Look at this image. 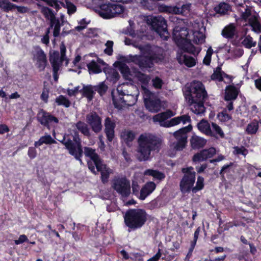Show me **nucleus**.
Segmentation results:
<instances>
[{
  "instance_id": "obj_1",
  "label": "nucleus",
  "mask_w": 261,
  "mask_h": 261,
  "mask_svg": "<svg viewBox=\"0 0 261 261\" xmlns=\"http://www.w3.org/2000/svg\"><path fill=\"white\" fill-rule=\"evenodd\" d=\"M183 93L192 112L197 115L205 112L204 103L208 95L204 85L201 82H193L186 86Z\"/></svg>"
},
{
  "instance_id": "obj_2",
  "label": "nucleus",
  "mask_w": 261,
  "mask_h": 261,
  "mask_svg": "<svg viewBox=\"0 0 261 261\" xmlns=\"http://www.w3.org/2000/svg\"><path fill=\"white\" fill-rule=\"evenodd\" d=\"M162 142V139L155 134H141L138 139L137 159L140 162L148 160L151 151H160Z\"/></svg>"
},
{
  "instance_id": "obj_3",
  "label": "nucleus",
  "mask_w": 261,
  "mask_h": 261,
  "mask_svg": "<svg viewBox=\"0 0 261 261\" xmlns=\"http://www.w3.org/2000/svg\"><path fill=\"white\" fill-rule=\"evenodd\" d=\"M139 48L142 55H130L129 59L142 70L151 68L154 63H162L165 60V56L162 52L153 50L150 45L141 46Z\"/></svg>"
},
{
  "instance_id": "obj_4",
  "label": "nucleus",
  "mask_w": 261,
  "mask_h": 261,
  "mask_svg": "<svg viewBox=\"0 0 261 261\" xmlns=\"http://www.w3.org/2000/svg\"><path fill=\"white\" fill-rule=\"evenodd\" d=\"M84 154L91 160L87 161V166L89 170L96 175L97 174L96 168L97 171L100 172L102 182L107 183L110 176V169L107 167V165L103 163L102 159L96 152V150L90 147H85Z\"/></svg>"
},
{
  "instance_id": "obj_5",
  "label": "nucleus",
  "mask_w": 261,
  "mask_h": 261,
  "mask_svg": "<svg viewBox=\"0 0 261 261\" xmlns=\"http://www.w3.org/2000/svg\"><path fill=\"white\" fill-rule=\"evenodd\" d=\"M189 31L184 27H175L172 33L173 40L180 49L185 53L198 55L200 49L197 48L188 38Z\"/></svg>"
},
{
  "instance_id": "obj_6",
  "label": "nucleus",
  "mask_w": 261,
  "mask_h": 261,
  "mask_svg": "<svg viewBox=\"0 0 261 261\" xmlns=\"http://www.w3.org/2000/svg\"><path fill=\"white\" fill-rule=\"evenodd\" d=\"M124 222L129 231L142 228L147 220V214L143 208H129L124 216Z\"/></svg>"
},
{
  "instance_id": "obj_7",
  "label": "nucleus",
  "mask_w": 261,
  "mask_h": 261,
  "mask_svg": "<svg viewBox=\"0 0 261 261\" xmlns=\"http://www.w3.org/2000/svg\"><path fill=\"white\" fill-rule=\"evenodd\" d=\"M181 172L184 175L179 182L180 190L182 193H189L195 182L196 172L192 166L182 168Z\"/></svg>"
},
{
  "instance_id": "obj_8",
  "label": "nucleus",
  "mask_w": 261,
  "mask_h": 261,
  "mask_svg": "<svg viewBox=\"0 0 261 261\" xmlns=\"http://www.w3.org/2000/svg\"><path fill=\"white\" fill-rule=\"evenodd\" d=\"M147 23L151 25V28L162 37L165 34H168L167 21L161 16H150L147 19Z\"/></svg>"
},
{
  "instance_id": "obj_9",
  "label": "nucleus",
  "mask_w": 261,
  "mask_h": 261,
  "mask_svg": "<svg viewBox=\"0 0 261 261\" xmlns=\"http://www.w3.org/2000/svg\"><path fill=\"white\" fill-rule=\"evenodd\" d=\"M33 60L35 62V65L39 71H43L48 65V61L46 54L39 46L35 47V52L33 54Z\"/></svg>"
},
{
  "instance_id": "obj_10",
  "label": "nucleus",
  "mask_w": 261,
  "mask_h": 261,
  "mask_svg": "<svg viewBox=\"0 0 261 261\" xmlns=\"http://www.w3.org/2000/svg\"><path fill=\"white\" fill-rule=\"evenodd\" d=\"M113 188L123 197H127L130 194V182L125 177L115 179L113 182Z\"/></svg>"
},
{
  "instance_id": "obj_11",
  "label": "nucleus",
  "mask_w": 261,
  "mask_h": 261,
  "mask_svg": "<svg viewBox=\"0 0 261 261\" xmlns=\"http://www.w3.org/2000/svg\"><path fill=\"white\" fill-rule=\"evenodd\" d=\"M86 121L94 133H98L101 130V118L96 112H92L87 114Z\"/></svg>"
},
{
  "instance_id": "obj_12",
  "label": "nucleus",
  "mask_w": 261,
  "mask_h": 261,
  "mask_svg": "<svg viewBox=\"0 0 261 261\" xmlns=\"http://www.w3.org/2000/svg\"><path fill=\"white\" fill-rule=\"evenodd\" d=\"M112 4L110 3H101L94 7V11L101 17L104 19H110L114 17L112 15Z\"/></svg>"
},
{
  "instance_id": "obj_13",
  "label": "nucleus",
  "mask_w": 261,
  "mask_h": 261,
  "mask_svg": "<svg viewBox=\"0 0 261 261\" xmlns=\"http://www.w3.org/2000/svg\"><path fill=\"white\" fill-rule=\"evenodd\" d=\"M38 121L43 126L49 128V123L54 122L56 123L59 122V119L56 117L47 112L43 109L39 112L37 117Z\"/></svg>"
},
{
  "instance_id": "obj_14",
  "label": "nucleus",
  "mask_w": 261,
  "mask_h": 261,
  "mask_svg": "<svg viewBox=\"0 0 261 261\" xmlns=\"http://www.w3.org/2000/svg\"><path fill=\"white\" fill-rule=\"evenodd\" d=\"M72 148L73 150V153L71 154V155L73 156L74 158L80 162H82V157L83 156V151L82 148V145L81 143V140L79 138L77 133H75L73 136Z\"/></svg>"
},
{
  "instance_id": "obj_15",
  "label": "nucleus",
  "mask_w": 261,
  "mask_h": 261,
  "mask_svg": "<svg viewBox=\"0 0 261 261\" xmlns=\"http://www.w3.org/2000/svg\"><path fill=\"white\" fill-rule=\"evenodd\" d=\"M145 106L149 112L157 113L162 108L161 100L158 98H148L144 99Z\"/></svg>"
},
{
  "instance_id": "obj_16",
  "label": "nucleus",
  "mask_w": 261,
  "mask_h": 261,
  "mask_svg": "<svg viewBox=\"0 0 261 261\" xmlns=\"http://www.w3.org/2000/svg\"><path fill=\"white\" fill-rule=\"evenodd\" d=\"M105 133L109 142H112L115 137V123L110 117H107L105 120Z\"/></svg>"
},
{
  "instance_id": "obj_17",
  "label": "nucleus",
  "mask_w": 261,
  "mask_h": 261,
  "mask_svg": "<svg viewBox=\"0 0 261 261\" xmlns=\"http://www.w3.org/2000/svg\"><path fill=\"white\" fill-rule=\"evenodd\" d=\"M240 90L235 86L227 85L225 89L224 99L225 101H234L239 95Z\"/></svg>"
},
{
  "instance_id": "obj_18",
  "label": "nucleus",
  "mask_w": 261,
  "mask_h": 261,
  "mask_svg": "<svg viewBox=\"0 0 261 261\" xmlns=\"http://www.w3.org/2000/svg\"><path fill=\"white\" fill-rule=\"evenodd\" d=\"M174 115V113L173 112L172 110L168 109L165 112H161L153 116L152 120L154 122H159L160 125L162 126V124L165 123L166 120L172 117Z\"/></svg>"
},
{
  "instance_id": "obj_19",
  "label": "nucleus",
  "mask_w": 261,
  "mask_h": 261,
  "mask_svg": "<svg viewBox=\"0 0 261 261\" xmlns=\"http://www.w3.org/2000/svg\"><path fill=\"white\" fill-rule=\"evenodd\" d=\"M206 140L196 135L193 136L190 139L191 147L193 149H199L203 148L206 143Z\"/></svg>"
},
{
  "instance_id": "obj_20",
  "label": "nucleus",
  "mask_w": 261,
  "mask_h": 261,
  "mask_svg": "<svg viewBox=\"0 0 261 261\" xmlns=\"http://www.w3.org/2000/svg\"><path fill=\"white\" fill-rule=\"evenodd\" d=\"M197 127L198 129L206 135L216 137L214 133L212 131L210 124L207 120H201L198 124Z\"/></svg>"
},
{
  "instance_id": "obj_21",
  "label": "nucleus",
  "mask_w": 261,
  "mask_h": 261,
  "mask_svg": "<svg viewBox=\"0 0 261 261\" xmlns=\"http://www.w3.org/2000/svg\"><path fill=\"white\" fill-rule=\"evenodd\" d=\"M236 32V28L234 23H230L222 30L221 35L226 39H232Z\"/></svg>"
},
{
  "instance_id": "obj_22",
  "label": "nucleus",
  "mask_w": 261,
  "mask_h": 261,
  "mask_svg": "<svg viewBox=\"0 0 261 261\" xmlns=\"http://www.w3.org/2000/svg\"><path fill=\"white\" fill-rule=\"evenodd\" d=\"M159 10L161 12L166 13L179 14L181 13L180 8L177 6H167L164 4L161 5L158 7Z\"/></svg>"
},
{
  "instance_id": "obj_23",
  "label": "nucleus",
  "mask_w": 261,
  "mask_h": 261,
  "mask_svg": "<svg viewBox=\"0 0 261 261\" xmlns=\"http://www.w3.org/2000/svg\"><path fill=\"white\" fill-rule=\"evenodd\" d=\"M233 163H230L229 164L224 165L220 171V175L222 179L225 178V174L226 175L227 178H230L232 176V173H234V169L232 168Z\"/></svg>"
},
{
  "instance_id": "obj_24",
  "label": "nucleus",
  "mask_w": 261,
  "mask_h": 261,
  "mask_svg": "<svg viewBox=\"0 0 261 261\" xmlns=\"http://www.w3.org/2000/svg\"><path fill=\"white\" fill-rule=\"evenodd\" d=\"M83 96L86 97L89 100H91L93 98L95 94L94 86L91 85L84 86L82 89L80 90Z\"/></svg>"
},
{
  "instance_id": "obj_25",
  "label": "nucleus",
  "mask_w": 261,
  "mask_h": 261,
  "mask_svg": "<svg viewBox=\"0 0 261 261\" xmlns=\"http://www.w3.org/2000/svg\"><path fill=\"white\" fill-rule=\"evenodd\" d=\"M192 129V126L191 124H189L175 132L173 134L174 137L176 139H180L182 137H185L187 139V134L191 132Z\"/></svg>"
},
{
  "instance_id": "obj_26",
  "label": "nucleus",
  "mask_w": 261,
  "mask_h": 261,
  "mask_svg": "<svg viewBox=\"0 0 261 261\" xmlns=\"http://www.w3.org/2000/svg\"><path fill=\"white\" fill-rule=\"evenodd\" d=\"M157 1L156 0H141L140 5L144 9L152 11L157 8Z\"/></svg>"
},
{
  "instance_id": "obj_27",
  "label": "nucleus",
  "mask_w": 261,
  "mask_h": 261,
  "mask_svg": "<svg viewBox=\"0 0 261 261\" xmlns=\"http://www.w3.org/2000/svg\"><path fill=\"white\" fill-rule=\"evenodd\" d=\"M248 23L251 27L253 31L257 33L261 32V24L256 17L255 16H251L249 18Z\"/></svg>"
},
{
  "instance_id": "obj_28",
  "label": "nucleus",
  "mask_w": 261,
  "mask_h": 261,
  "mask_svg": "<svg viewBox=\"0 0 261 261\" xmlns=\"http://www.w3.org/2000/svg\"><path fill=\"white\" fill-rule=\"evenodd\" d=\"M49 62L53 68H60V54L58 51H54L53 54L50 55Z\"/></svg>"
},
{
  "instance_id": "obj_29",
  "label": "nucleus",
  "mask_w": 261,
  "mask_h": 261,
  "mask_svg": "<svg viewBox=\"0 0 261 261\" xmlns=\"http://www.w3.org/2000/svg\"><path fill=\"white\" fill-rule=\"evenodd\" d=\"M76 128L85 136L89 137L91 135L87 124L85 122L79 121L75 124Z\"/></svg>"
},
{
  "instance_id": "obj_30",
  "label": "nucleus",
  "mask_w": 261,
  "mask_h": 261,
  "mask_svg": "<svg viewBox=\"0 0 261 261\" xmlns=\"http://www.w3.org/2000/svg\"><path fill=\"white\" fill-rule=\"evenodd\" d=\"M145 174L151 176L154 178L162 180L165 178L164 173L156 170L147 169L145 171Z\"/></svg>"
},
{
  "instance_id": "obj_31",
  "label": "nucleus",
  "mask_w": 261,
  "mask_h": 261,
  "mask_svg": "<svg viewBox=\"0 0 261 261\" xmlns=\"http://www.w3.org/2000/svg\"><path fill=\"white\" fill-rule=\"evenodd\" d=\"M15 4L9 0H0V9L5 12H9L14 9Z\"/></svg>"
},
{
  "instance_id": "obj_32",
  "label": "nucleus",
  "mask_w": 261,
  "mask_h": 261,
  "mask_svg": "<svg viewBox=\"0 0 261 261\" xmlns=\"http://www.w3.org/2000/svg\"><path fill=\"white\" fill-rule=\"evenodd\" d=\"M229 9V5L225 3H221L218 6L215 7L214 10L217 13L225 15L227 13Z\"/></svg>"
},
{
  "instance_id": "obj_33",
  "label": "nucleus",
  "mask_w": 261,
  "mask_h": 261,
  "mask_svg": "<svg viewBox=\"0 0 261 261\" xmlns=\"http://www.w3.org/2000/svg\"><path fill=\"white\" fill-rule=\"evenodd\" d=\"M87 67L90 73H99L102 71L100 66L94 60L88 64Z\"/></svg>"
},
{
  "instance_id": "obj_34",
  "label": "nucleus",
  "mask_w": 261,
  "mask_h": 261,
  "mask_svg": "<svg viewBox=\"0 0 261 261\" xmlns=\"http://www.w3.org/2000/svg\"><path fill=\"white\" fill-rule=\"evenodd\" d=\"M204 178L201 176H198L197 177L195 186H193V187L192 192L193 193H196L198 191L202 190L204 187Z\"/></svg>"
},
{
  "instance_id": "obj_35",
  "label": "nucleus",
  "mask_w": 261,
  "mask_h": 261,
  "mask_svg": "<svg viewBox=\"0 0 261 261\" xmlns=\"http://www.w3.org/2000/svg\"><path fill=\"white\" fill-rule=\"evenodd\" d=\"M258 127L259 126L257 121L253 120L247 125L246 131L248 134H255L258 130Z\"/></svg>"
},
{
  "instance_id": "obj_36",
  "label": "nucleus",
  "mask_w": 261,
  "mask_h": 261,
  "mask_svg": "<svg viewBox=\"0 0 261 261\" xmlns=\"http://www.w3.org/2000/svg\"><path fill=\"white\" fill-rule=\"evenodd\" d=\"M56 102L58 106H63L66 108H69L71 105L70 101L65 96L61 95L56 98Z\"/></svg>"
},
{
  "instance_id": "obj_37",
  "label": "nucleus",
  "mask_w": 261,
  "mask_h": 261,
  "mask_svg": "<svg viewBox=\"0 0 261 261\" xmlns=\"http://www.w3.org/2000/svg\"><path fill=\"white\" fill-rule=\"evenodd\" d=\"M94 91H96L100 96L105 95L108 89V86L102 82L98 85L94 86Z\"/></svg>"
},
{
  "instance_id": "obj_38",
  "label": "nucleus",
  "mask_w": 261,
  "mask_h": 261,
  "mask_svg": "<svg viewBox=\"0 0 261 261\" xmlns=\"http://www.w3.org/2000/svg\"><path fill=\"white\" fill-rule=\"evenodd\" d=\"M242 43L243 45L247 48H251L252 47H254L256 45V41H253L252 37L250 35L246 36L242 41Z\"/></svg>"
},
{
  "instance_id": "obj_39",
  "label": "nucleus",
  "mask_w": 261,
  "mask_h": 261,
  "mask_svg": "<svg viewBox=\"0 0 261 261\" xmlns=\"http://www.w3.org/2000/svg\"><path fill=\"white\" fill-rule=\"evenodd\" d=\"M112 15H114V17L121 15L124 12L125 8L123 6L115 4H112Z\"/></svg>"
},
{
  "instance_id": "obj_40",
  "label": "nucleus",
  "mask_w": 261,
  "mask_h": 261,
  "mask_svg": "<svg viewBox=\"0 0 261 261\" xmlns=\"http://www.w3.org/2000/svg\"><path fill=\"white\" fill-rule=\"evenodd\" d=\"M183 63L188 67H192L196 64L195 59L190 56L184 55L183 56Z\"/></svg>"
},
{
  "instance_id": "obj_41",
  "label": "nucleus",
  "mask_w": 261,
  "mask_h": 261,
  "mask_svg": "<svg viewBox=\"0 0 261 261\" xmlns=\"http://www.w3.org/2000/svg\"><path fill=\"white\" fill-rule=\"evenodd\" d=\"M40 12L46 19H49L51 17L55 16L54 11L46 6H42L41 8Z\"/></svg>"
},
{
  "instance_id": "obj_42",
  "label": "nucleus",
  "mask_w": 261,
  "mask_h": 261,
  "mask_svg": "<svg viewBox=\"0 0 261 261\" xmlns=\"http://www.w3.org/2000/svg\"><path fill=\"white\" fill-rule=\"evenodd\" d=\"M119 70L125 80H128L130 75V69L127 65L122 64L120 65Z\"/></svg>"
},
{
  "instance_id": "obj_43",
  "label": "nucleus",
  "mask_w": 261,
  "mask_h": 261,
  "mask_svg": "<svg viewBox=\"0 0 261 261\" xmlns=\"http://www.w3.org/2000/svg\"><path fill=\"white\" fill-rule=\"evenodd\" d=\"M137 77L138 81H140L141 84L145 85H147L149 83V82L150 80L149 75H148L140 71L137 73Z\"/></svg>"
},
{
  "instance_id": "obj_44",
  "label": "nucleus",
  "mask_w": 261,
  "mask_h": 261,
  "mask_svg": "<svg viewBox=\"0 0 261 261\" xmlns=\"http://www.w3.org/2000/svg\"><path fill=\"white\" fill-rule=\"evenodd\" d=\"M60 142L63 144L66 148L68 150L69 154L71 155V154L73 153V150L72 148V141L68 138L67 140L66 139L65 137H64L63 139L61 141H60Z\"/></svg>"
},
{
  "instance_id": "obj_45",
  "label": "nucleus",
  "mask_w": 261,
  "mask_h": 261,
  "mask_svg": "<svg viewBox=\"0 0 261 261\" xmlns=\"http://www.w3.org/2000/svg\"><path fill=\"white\" fill-rule=\"evenodd\" d=\"M218 118L222 122H226L231 119V116L227 113L226 109H224L223 111L218 114Z\"/></svg>"
},
{
  "instance_id": "obj_46",
  "label": "nucleus",
  "mask_w": 261,
  "mask_h": 261,
  "mask_svg": "<svg viewBox=\"0 0 261 261\" xmlns=\"http://www.w3.org/2000/svg\"><path fill=\"white\" fill-rule=\"evenodd\" d=\"M177 140L175 145V148L177 150H182L186 146V143L187 142V139L185 137H182L180 139H176Z\"/></svg>"
},
{
  "instance_id": "obj_47",
  "label": "nucleus",
  "mask_w": 261,
  "mask_h": 261,
  "mask_svg": "<svg viewBox=\"0 0 261 261\" xmlns=\"http://www.w3.org/2000/svg\"><path fill=\"white\" fill-rule=\"evenodd\" d=\"M180 123V120L179 116L174 117L171 119H170L169 121H167L165 122L164 124H162V126H164L165 127H170L171 126H175L176 125H177Z\"/></svg>"
},
{
  "instance_id": "obj_48",
  "label": "nucleus",
  "mask_w": 261,
  "mask_h": 261,
  "mask_svg": "<svg viewBox=\"0 0 261 261\" xmlns=\"http://www.w3.org/2000/svg\"><path fill=\"white\" fill-rule=\"evenodd\" d=\"M43 144H51L57 143V141L52 138L50 135H46L40 138Z\"/></svg>"
},
{
  "instance_id": "obj_49",
  "label": "nucleus",
  "mask_w": 261,
  "mask_h": 261,
  "mask_svg": "<svg viewBox=\"0 0 261 261\" xmlns=\"http://www.w3.org/2000/svg\"><path fill=\"white\" fill-rule=\"evenodd\" d=\"M113 41L108 40L106 43V48L104 50V53L108 56H111L113 53Z\"/></svg>"
},
{
  "instance_id": "obj_50",
  "label": "nucleus",
  "mask_w": 261,
  "mask_h": 261,
  "mask_svg": "<svg viewBox=\"0 0 261 261\" xmlns=\"http://www.w3.org/2000/svg\"><path fill=\"white\" fill-rule=\"evenodd\" d=\"M212 126L213 130L215 132V134L214 133L215 135H218L222 138H223L224 137V134L223 130H222L221 128L218 125H217L215 123L212 122Z\"/></svg>"
},
{
  "instance_id": "obj_51",
  "label": "nucleus",
  "mask_w": 261,
  "mask_h": 261,
  "mask_svg": "<svg viewBox=\"0 0 261 261\" xmlns=\"http://www.w3.org/2000/svg\"><path fill=\"white\" fill-rule=\"evenodd\" d=\"M89 22L90 21L87 22L85 18H83L79 22L80 25L75 27V30L78 32H81L86 28L87 25L89 23Z\"/></svg>"
},
{
  "instance_id": "obj_52",
  "label": "nucleus",
  "mask_w": 261,
  "mask_h": 261,
  "mask_svg": "<svg viewBox=\"0 0 261 261\" xmlns=\"http://www.w3.org/2000/svg\"><path fill=\"white\" fill-rule=\"evenodd\" d=\"M143 187L150 194L155 190L156 185L154 182L150 181L147 182Z\"/></svg>"
},
{
  "instance_id": "obj_53",
  "label": "nucleus",
  "mask_w": 261,
  "mask_h": 261,
  "mask_svg": "<svg viewBox=\"0 0 261 261\" xmlns=\"http://www.w3.org/2000/svg\"><path fill=\"white\" fill-rule=\"evenodd\" d=\"M110 80L114 83H116L120 79V75L118 72L115 70L113 69L112 72L110 75Z\"/></svg>"
},
{
  "instance_id": "obj_54",
  "label": "nucleus",
  "mask_w": 261,
  "mask_h": 261,
  "mask_svg": "<svg viewBox=\"0 0 261 261\" xmlns=\"http://www.w3.org/2000/svg\"><path fill=\"white\" fill-rule=\"evenodd\" d=\"M211 78L213 81L217 80L219 82H222L223 79V72H214L211 75Z\"/></svg>"
},
{
  "instance_id": "obj_55",
  "label": "nucleus",
  "mask_w": 261,
  "mask_h": 261,
  "mask_svg": "<svg viewBox=\"0 0 261 261\" xmlns=\"http://www.w3.org/2000/svg\"><path fill=\"white\" fill-rule=\"evenodd\" d=\"M202 153H203L201 152V151H200L199 152L195 153L193 156L192 161L195 163L205 161Z\"/></svg>"
},
{
  "instance_id": "obj_56",
  "label": "nucleus",
  "mask_w": 261,
  "mask_h": 261,
  "mask_svg": "<svg viewBox=\"0 0 261 261\" xmlns=\"http://www.w3.org/2000/svg\"><path fill=\"white\" fill-rule=\"evenodd\" d=\"M202 153H203L201 152V151H200L199 152L195 153L193 156L192 161L195 163L205 161Z\"/></svg>"
},
{
  "instance_id": "obj_57",
  "label": "nucleus",
  "mask_w": 261,
  "mask_h": 261,
  "mask_svg": "<svg viewBox=\"0 0 261 261\" xmlns=\"http://www.w3.org/2000/svg\"><path fill=\"white\" fill-rule=\"evenodd\" d=\"M251 15V10L249 8H247L246 9H245V11L242 13L241 17L244 20L247 21V19L249 20V18L250 17Z\"/></svg>"
},
{
  "instance_id": "obj_58",
  "label": "nucleus",
  "mask_w": 261,
  "mask_h": 261,
  "mask_svg": "<svg viewBox=\"0 0 261 261\" xmlns=\"http://www.w3.org/2000/svg\"><path fill=\"white\" fill-rule=\"evenodd\" d=\"M135 137V134L131 130L126 132L124 139L126 142H132Z\"/></svg>"
},
{
  "instance_id": "obj_59",
  "label": "nucleus",
  "mask_w": 261,
  "mask_h": 261,
  "mask_svg": "<svg viewBox=\"0 0 261 261\" xmlns=\"http://www.w3.org/2000/svg\"><path fill=\"white\" fill-rule=\"evenodd\" d=\"M28 155L31 159H35L37 156V151L35 147H29L28 151Z\"/></svg>"
},
{
  "instance_id": "obj_60",
  "label": "nucleus",
  "mask_w": 261,
  "mask_h": 261,
  "mask_svg": "<svg viewBox=\"0 0 261 261\" xmlns=\"http://www.w3.org/2000/svg\"><path fill=\"white\" fill-rule=\"evenodd\" d=\"M29 240L25 234H21L19 236L18 240H16L14 241L15 244L16 245H19L20 244H22L24 242H28Z\"/></svg>"
},
{
  "instance_id": "obj_61",
  "label": "nucleus",
  "mask_w": 261,
  "mask_h": 261,
  "mask_svg": "<svg viewBox=\"0 0 261 261\" xmlns=\"http://www.w3.org/2000/svg\"><path fill=\"white\" fill-rule=\"evenodd\" d=\"M153 85L156 89H161L162 86V80L158 77H156L152 80Z\"/></svg>"
},
{
  "instance_id": "obj_62",
  "label": "nucleus",
  "mask_w": 261,
  "mask_h": 261,
  "mask_svg": "<svg viewBox=\"0 0 261 261\" xmlns=\"http://www.w3.org/2000/svg\"><path fill=\"white\" fill-rule=\"evenodd\" d=\"M80 87L79 86H76L73 89H67L68 95L70 96H75L79 92H80Z\"/></svg>"
},
{
  "instance_id": "obj_63",
  "label": "nucleus",
  "mask_w": 261,
  "mask_h": 261,
  "mask_svg": "<svg viewBox=\"0 0 261 261\" xmlns=\"http://www.w3.org/2000/svg\"><path fill=\"white\" fill-rule=\"evenodd\" d=\"M14 9H16L18 12L21 14L28 13L29 11V9L27 7L25 6H19L15 4Z\"/></svg>"
},
{
  "instance_id": "obj_64",
  "label": "nucleus",
  "mask_w": 261,
  "mask_h": 261,
  "mask_svg": "<svg viewBox=\"0 0 261 261\" xmlns=\"http://www.w3.org/2000/svg\"><path fill=\"white\" fill-rule=\"evenodd\" d=\"M68 13L73 14L75 12L76 10V6L71 2H67Z\"/></svg>"
}]
</instances>
